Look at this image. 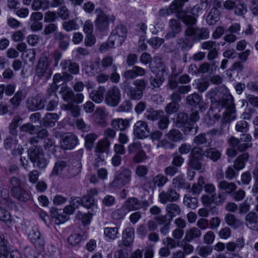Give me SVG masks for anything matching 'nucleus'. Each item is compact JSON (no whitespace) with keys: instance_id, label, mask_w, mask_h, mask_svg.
Returning a JSON list of instances; mask_svg holds the SVG:
<instances>
[{"instance_id":"58","label":"nucleus","mask_w":258,"mask_h":258,"mask_svg":"<svg viewBox=\"0 0 258 258\" xmlns=\"http://www.w3.org/2000/svg\"><path fill=\"white\" fill-rule=\"evenodd\" d=\"M6 243L7 242L5 239L0 237V258H6L9 253Z\"/></svg>"},{"instance_id":"49","label":"nucleus","mask_w":258,"mask_h":258,"mask_svg":"<svg viewBox=\"0 0 258 258\" xmlns=\"http://www.w3.org/2000/svg\"><path fill=\"white\" fill-rule=\"evenodd\" d=\"M205 155V152L200 147H195L191 150L189 158L196 159L202 160Z\"/></svg>"},{"instance_id":"43","label":"nucleus","mask_w":258,"mask_h":258,"mask_svg":"<svg viewBox=\"0 0 258 258\" xmlns=\"http://www.w3.org/2000/svg\"><path fill=\"white\" fill-rule=\"evenodd\" d=\"M25 98V93L22 91H18L14 96V97L11 99L10 102L15 106L17 107L20 104L23 99Z\"/></svg>"},{"instance_id":"42","label":"nucleus","mask_w":258,"mask_h":258,"mask_svg":"<svg viewBox=\"0 0 258 258\" xmlns=\"http://www.w3.org/2000/svg\"><path fill=\"white\" fill-rule=\"evenodd\" d=\"M158 122V127L161 130H166L170 123L169 117L168 115L165 114L163 112Z\"/></svg>"},{"instance_id":"27","label":"nucleus","mask_w":258,"mask_h":258,"mask_svg":"<svg viewBox=\"0 0 258 258\" xmlns=\"http://www.w3.org/2000/svg\"><path fill=\"white\" fill-rule=\"evenodd\" d=\"M111 125L115 130L124 131L129 125L127 119L122 118H115L112 120Z\"/></svg>"},{"instance_id":"20","label":"nucleus","mask_w":258,"mask_h":258,"mask_svg":"<svg viewBox=\"0 0 258 258\" xmlns=\"http://www.w3.org/2000/svg\"><path fill=\"white\" fill-rule=\"evenodd\" d=\"M96 12H100L95 21V25L96 28L99 31H103L107 28L109 21L108 18L105 14L103 13L100 9H96Z\"/></svg>"},{"instance_id":"37","label":"nucleus","mask_w":258,"mask_h":258,"mask_svg":"<svg viewBox=\"0 0 258 258\" xmlns=\"http://www.w3.org/2000/svg\"><path fill=\"white\" fill-rule=\"evenodd\" d=\"M60 93L61 94L63 99L68 102H71L73 99L74 93L67 85H63L60 89Z\"/></svg>"},{"instance_id":"22","label":"nucleus","mask_w":258,"mask_h":258,"mask_svg":"<svg viewBox=\"0 0 258 258\" xmlns=\"http://www.w3.org/2000/svg\"><path fill=\"white\" fill-rule=\"evenodd\" d=\"M123 206L127 212H128L129 211H136L141 209V203L136 198H130L125 201Z\"/></svg>"},{"instance_id":"4","label":"nucleus","mask_w":258,"mask_h":258,"mask_svg":"<svg viewBox=\"0 0 258 258\" xmlns=\"http://www.w3.org/2000/svg\"><path fill=\"white\" fill-rule=\"evenodd\" d=\"M28 155L34 167L45 168L48 161L44 157L42 149L40 146H34L28 150Z\"/></svg>"},{"instance_id":"17","label":"nucleus","mask_w":258,"mask_h":258,"mask_svg":"<svg viewBox=\"0 0 258 258\" xmlns=\"http://www.w3.org/2000/svg\"><path fill=\"white\" fill-rule=\"evenodd\" d=\"M145 74L146 71L144 69L138 66H134L132 69L125 71L122 76L126 80H133L138 76H143Z\"/></svg>"},{"instance_id":"64","label":"nucleus","mask_w":258,"mask_h":258,"mask_svg":"<svg viewBox=\"0 0 258 258\" xmlns=\"http://www.w3.org/2000/svg\"><path fill=\"white\" fill-rule=\"evenodd\" d=\"M235 130L238 132H246L248 130V123L245 120L238 121L235 126Z\"/></svg>"},{"instance_id":"24","label":"nucleus","mask_w":258,"mask_h":258,"mask_svg":"<svg viewBox=\"0 0 258 258\" xmlns=\"http://www.w3.org/2000/svg\"><path fill=\"white\" fill-rule=\"evenodd\" d=\"M105 92V87L100 86L96 90L91 92L90 94V97L95 103H100L102 102L104 99Z\"/></svg>"},{"instance_id":"18","label":"nucleus","mask_w":258,"mask_h":258,"mask_svg":"<svg viewBox=\"0 0 258 258\" xmlns=\"http://www.w3.org/2000/svg\"><path fill=\"white\" fill-rule=\"evenodd\" d=\"M169 26L171 29V31L167 33L165 35V38L167 39L174 38L176 34L181 31L180 22L177 19H171L170 20Z\"/></svg>"},{"instance_id":"3","label":"nucleus","mask_w":258,"mask_h":258,"mask_svg":"<svg viewBox=\"0 0 258 258\" xmlns=\"http://www.w3.org/2000/svg\"><path fill=\"white\" fill-rule=\"evenodd\" d=\"M11 194L15 199L22 202H26L30 199L29 192L24 188L21 180L16 177L11 178Z\"/></svg>"},{"instance_id":"26","label":"nucleus","mask_w":258,"mask_h":258,"mask_svg":"<svg viewBox=\"0 0 258 258\" xmlns=\"http://www.w3.org/2000/svg\"><path fill=\"white\" fill-rule=\"evenodd\" d=\"M28 107L32 110L42 109L44 106V101L38 97H32L27 100Z\"/></svg>"},{"instance_id":"31","label":"nucleus","mask_w":258,"mask_h":258,"mask_svg":"<svg viewBox=\"0 0 258 258\" xmlns=\"http://www.w3.org/2000/svg\"><path fill=\"white\" fill-rule=\"evenodd\" d=\"M165 136L168 140L173 142L179 141L183 138L182 134L179 130L175 128L170 130Z\"/></svg>"},{"instance_id":"7","label":"nucleus","mask_w":258,"mask_h":258,"mask_svg":"<svg viewBox=\"0 0 258 258\" xmlns=\"http://www.w3.org/2000/svg\"><path fill=\"white\" fill-rule=\"evenodd\" d=\"M120 99L121 93L119 89L116 86H113L106 92L104 101L108 105L115 107L118 104Z\"/></svg>"},{"instance_id":"10","label":"nucleus","mask_w":258,"mask_h":258,"mask_svg":"<svg viewBox=\"0 0 258 258\" xmlns=\"http://www.w3.org/2000/svg\"><path fill=\"white\" fill-rule=\"evenodd\" d=\"M185 34L188 36H193L196 40L207 39L209 36V31L205 28H198L188 27L185 31Z\"/></svg>"},{"instance_id":"55","label":"nucleus","mask_w":258,"mask_h":258,"mask_svg":"<svg viewBox=\"0 0 258 258\" xmlns=\"http://www.w3.org/2000/svg\"><path fill=\"white\" fill-rule=\"evenodd\" d=\"M62 27L66 31H71L78 29L79 25L74 20H72L63 22Z\"/></svg>"},{"instance_id":"11","label":"nucleus","mask_w":258,"mask_h":258,"mask_svg":"<svg viewBox=\"0 0 258 258\" xmlns=\"http://www.w3.org/2000/svg\"><path fill=\"white\" fill-rule=\"evenodd\" d=\"M131 171L128 169H123L113 180L112 185L119 187L128 183L131 179Z\"/></svg>"},{"instance_id":"61","label":"nucleus","mask_w":258,"mask_h":258,"mask_svg":"<svg viewBox=\"0 0 258 258\" xmlns=\"http://www.w3.org/2000/svg\"><path fill=\"white\" fill-rule=\"evenodd\" d=\"M127 148L130 154L137 153L142 150V145L139 142H134L130 144Z\"/></svg>"},{"instance_id":"25","label":"nucleus","mask_w":258,"mask_h":258,"mask_svg":"<svg viewBox=\"0 0 258 258\" xmlns=\"http://www.w3.org/2000/svg\"><path fill=\"white\" fill-rule=\"evenodd\" d=\"M81 163L79 161H76L68 166L67 172L64 173V175L67 178L73 177L81 172Z\"/></svg>"},{"instance_id":"6","label":"nucleus","mask_w":258,"mask_h":258,"mask_svg":"<svg viewBox=\"0 0 258 258\" xmlns=\"http://www.w3.org/2000/svg\"><path fill=\"white\" fill-rule=\"evenodd\" d=\"M127 36V29L122 25L117 26L111 32L109 37V43L111 47H114V45L120 46L124 41Z\"/></svg>"},{"instance_id":"1","label":"nucleus","mask_w":258,"mask_h":258,"mask_svg":"<svg viewBox=\"0 0 258 258\" xmlns=\"http://www.w3.org/2000/svg\"><path fill=\"white\" fill-rule=\"evenodd\" d=\"M206 97L211 100L213 104L217 105L231 104L232 96L225 87H220L211 90L206 95Z\"/></svg>"},{"instance_id":"44","label":"nucleus","mask_w":258,"mask_h":258,"mask_svg":"<svg viewBox=\"0 0 258 258\" xmlns=\"http://www.w3.org/2000/svg\"><path fill=\"white\" fill-rule=\"evenodd\" d=\"M188 115L184 112H180L178 113L175 122L176 125L178 127L185 126L188 122Z\"/></svg>"},{"instance_id":"9","label":"nucleus","mask_w":258,"mask_h":258,"mask_svg":"<svg viewBox=\"0 0 258 258\" xmlns=\"http://www.w3.org/2000/svg\"><path fill=\"white\" fill-rule=\"evenodd\" d=\"M110 142L107 139L99 141L95 147V152L97 158L96 162H103L107 157V151L110 146Z\"/></svg>"},{"instance_id":"51","label":"nucleus","mask_w":258,"mask_h":258,"mask_svg":"<svg viewBox=\"0 0 258 258\" xmlns=\"http://www.w3.org/2000/svg\"><path fill=\"white\" fill-rule=\"evenodd\" d=\"M1 197L2 200L0 202L1 205H5L8 207L12 205V203L10 198L9 192L7 189H3L1 190Z\"/></svg>"},{"instance_id":"63","label":"nucleus","mask_w":258,"mask_h":258,"mask_svg":"<svg viewBox=\"0 0 258 258\" xmlns=\"http://www.w3.org/2000/svg\"><path fill=\"white\" fill-rule=\"evenodd\" d=\"M81 201L82 205L87 208H90L95 205L94 199L90 198L86 195H85L83 197Z\"/></svg>"},{"instance_id":"34","label":"nucleus","mask_w":258,"mask_h":258,"mask_svg":"<svg viewBox=\"0 0 258 258\" xmlns=\"http://www.w3.org/2000/svg\"><path fill=\"white\" fill-rule=\"evenodd\" d=\"M50 3L48 0H33L31 5V8L34 11H38L40 9L45 10L49 8Z\"/></svg>"},{"instance_id":"39","label":"nucleus","mask_w":258,"mask_h":258,"mask_svg":"<svg viewBox=\"0 0 258 258\" xmlns=\"http://www.w3.org/2000/svg\"><path fill=\"white\" fill-rule=\"evenodd\" d=\"M67 162L64 161H59L56 162L51 173V176H55L59 175L63 170L67 167Z\"/></svg>"},{"instance_id":"36","label":"nucleus","mask_w":258,"mask_h":258,"mask_svg":"<svg viewBox=\"0 0 258 258\" xmlns=\"http://www.w3.org/2000/svg\"><path fill=\"white\" fill-rule=\"evenodd\" d=\"M201 234L198 228L192 227L186 231L184 239L187 242H190L195 238H199Z\"/></svg>"},{"instance_id":"57","label":"nucleus","mask_w":258,"mask_h":258,"mask_svg":"<svg viewBox=\"0 0 258 258\" xmlns=\"http://www.w3.org/2000/svg\"><path fill=\"white\" fill-rule=\"evenodd\" d=\"M156 77L151 79L150 84L154 87H159L164 81L165 75L155 74Z\"/></svg>"},{"instance_id":"29","label":"nucleus","mask_w":258,"mask_h":258,"mask_svg":"<svg viewBox=\"0 0 258 258\" xmlns=\"http://www.w3.org/2000/svg\"><path fill=\"white\" fill-rule=\"evenodd\" d=\"M58 115L54 113H48L43 118V124L46 127L53 126L57 121Z\"/></svg>"},{"instance_id":"50","label":"nucleus","mask_w":258,"mask_h":258,"mask_svg":"<svg viewBox=\"0 0 258 258\" xmlns=\"http://www.w3.org/2000/svg\"><path fill=\"white\" fill-rule=\"evenodd\" d=\"M21 132L28 133L31 135H35L37 133L36 127L30 123H27L23 124L20 127Z\"/></svg>"},{"instance_id":"32","label":"nucleus","mask_w":258,"mask_h":258,"mask_svg":"<svg viewBox=\"0 0 258 258\" xmlns=\"http://www.w3.org/2000/svg\"><path fill=\"white\" fill-rule=\"evenodd\" d=\"M123 238L124 245L130 246L133 242L134 238V230L133 228L127 227L123 232Z\"/></svg>"},{"instance_id":"54","label":"nucleus","mask_w":258,"mask_h":258,"mask_svg":"<svg viewBox=\"0 0 258 258\" xmlns=\"http://www.w3.org/2000/svg\"><path fill=\"white\" fill-rule=\"evenodd\" d=\"M104 234L106 237L111 239H114L118 234V228L116 227H107L104 229Z\"/></svg>"},{"instance_id":"30","label":"nucleus","mask_w":258,"mask_h":258,"mask_svg":"<svg viewBox=\"0 0 258 258\" xmlns=\"http://www.w3.org/2000/svg\"><path fill=\"white\" fill-rule=\"evenodd\" d=\"M166 211L168 216L171 219L178 216L181 213V209L178 205L175 204H169L166 206Z\"/></svg>"},{"instance_id":"14","label":"nucleus","mask_w":258,"mask_h":258,"mask_svg":"<svg viewBox=\"0 0 258 258\" xmlns=\"http://www.w3.org/2000/svg\"><path fill=\"white\" fill-rule=\"evenodd\" d=\"M108 113L104 107L96 108L94 112L95 121L97 124L102 127L107 125V119Z\"/></svg>"},{"instance_id":"60","label":"nucleus","mask_w":258,"mask_h":258,"mask_svg":"<svg viewBox=\"0 0 258 258\" xmlns=\"http://www.w3.org/2000/svg\"><path fill=\"white\" fill-rule=\"evenodd\" d=\"M226 194L223 192H220L218 196H216L215 194L213 195V198L214 199V203L216 205H220L224 203L226 199Z\"/></svg>"},{"instance_id":"52","label":"nucleus","mask_w":258,"mask_h":258,"mask_svg":"<svg viewBox=\"0 0 258 258\" xmlns=\"http://www.w3.org/2000/svg\"><path fill=\"white\" fill-rule=\"evenodd\" d=\"M172 185L174 188H181L185 187V179L181 175H178L172 179Z\"/></svg>"},{"instance_id":"5","label":"nucleus","mask_w":258,"mask_h":258,"mask_svg":"<svg viewBox=\"0 0 258 258\" xmlns=\"http://www.w3.org/2000/svg\"><path fill=\"white\" fill-rule=\"evenodd\" d=\"M47 53H44L43 56L41 57L36 67L35 74L39 78L44 80L48 79L51 76L52 71L49 67L48 58Z\"/></svg>"},{"instance_id":"8","label":"nucleus","mask_w":258,"mask_h":258,"mask_svg":"<svg viewBox=\"0 0 258 258\" xmlns=\"http://www.w3.org/2000/svg\"><path fill=\"white\" fill-rule=\"evenodd\" d=\"M133 134L138 139H144L150 134L148 123L144 120H138L133 126Z\"/></svg>"},{"instance_id":"21","label":"nucleus","mask_w":258,"mask_h":258,"mask_svg":"<svg viewBox=\"0 0 258 258\" xmlns=\"http://www.w3.org/2000/svg\"><path fill=\"white\" fill-rule=\"evenodd\" d=\"M151 71L155 74L166 75V67L159 57L154 58V62L151 67Z\"/></svg>"},{"instance_id":"62","label":"nucleus","mask_w":258,"mask_h":258,"mask_svg":"<svg viewBox=\"0 0 258 258\" xmlns=\"http://www.w3.org/2000/svg\"><path fill=\"white\" fill-rule=\"evenodd\" d=\"M35 50L30 49L26 50L23 55L24 58L26 59V61H29L33 63L35 60Z\"/></svg>"},{"instance_id":"23","label":"nucleus","mask_w":258,"mask_h":258,"mask_svg":"<svg viewBox=\"0 0 258 258\" xmlns=\"http://www.w3.org/2000/svg\"><path fill=\"white\" fill-rule=\"evenodd\" d=\"M176 13L177 18L181 19L186 25L191 26L195 25L197 22V18L187 13L185 11L181 10L180 12Z\"/></svg>"},{"instance_id":"16","label":"nucleus","mask_w":258,"mask_h":258,"mask_svg":"<svg viewBox=\"0 0 258 258\" xmlns=\"http://www.w3.org/2000/svg\"><path fill=\"white\" fill-rule=\"evenodd\" d=\"M222 107H226L224 112V116L222 119V126H227L226 122L234 119L235 116V110L233 104V98L232 99L231 104L229 105H221Z\"/></svg>"},{"instance_id":"40","label":"nucleus","mask_w":258,"mask_h":258,"mask_svg":"<svg viewBox=\"0 0 258 258\" xmlns=\"http://www.w3.org/2000/svg\"><path fill=\"white\" fill-rule=\"evenodd\" d=\"M201 101V97L197 93L190 94L186 98L187 104L192 106H196L199 105Z\"/></svg>"},{"instance_id":"15","label":"nucleus","mask_w":258,"mask_h":258,"mask_svg":"<svg viewBox=\"0 0 258 258\" xmlns=\"http://www.w3.org/2000/svg\"><path fill=\"white\" fill-rule=\"evenodd\" d=\"M77 144L76 137L71 134H65L61 137V147L64 150H70L74 148Z\"/></svg>"},{"instance_id":"2","label":"nucleus","mask_w":258,"mask_h":258,"mask_svg":"<svg viewBox=\"0 0 258 258\" xmlns=\"http://www.w3.org/2000/svg\"><path fill=\"white\" fill-rule=\"evenodd\" d=\"M148 82L144 79H137L133 82L134 87L128 82L126 83L124 91L129 99L132 100H140L143 96L144 91Z\"/></svg>"},{"instance_id":"35","label":"nucleus","mask_w":258,"mask_h":258,"mask_svg":"<svg viewBox=\"0 0 258 258\" xmlns=\"http://www.w3.org/2000/svg\"><path fill=\"white\" fill-rule=\"evenodd\" d=\"M245 224L251 229H254L257 225V217L254 213H249L245 217Z\"/></svg>"},{"instance_id":"46","label":"nucleus","mask_w":258,"mask_h":258,"mask_svg":"<svg viewBox=\"0 0 258 258\" xmlns=\"http://www.w3.org/2000/svg\"><path fill=\"white\" fill-rule=\"evenodd\" d=\"M168 181V178L162 174H157L153 179L154 184L158 187L163 186Z\"/></svg>"},{"instance_id":"47","label":"nucleus","mask_w":258,"mask_h":258,"mask_svg":"<svg viewBox=\"0 0 258 258\" xmlns=\"http://www.w3.org/2000/svg\"><path fill=\"white\" fill-rule=\"evenodd\" d=\"M183 204L187 207L195 209L198 206V200L196 198L185 195L183 199Z\"/></svg>"},{"instance_id":"59","label":"nucleus","mask_w":258,"mask_h":258,"mask_svg":"<svg viewBox=\"0 0 258 258\" xmlns=\"http://www.w3.org/2000/svg\"><path fill=\"white\" fill-rule=\"evenodd\" d=\"M179 107L178 104L171 102L166 106L165 111L167 114H172L178 111Z\"/></svg>"},{"instance_id":"28","label":"nucleus","mask_w":258,"mask_h":258,"mask_svg":"<svg viewBox=\"0 0 258 258\" xmlns=\"http://www.w3.org/2000/svg\"><path fill=\"white\" fill-rule=\"evenodd\" d=\"M248 158L249 154L247 153H244L239 155L234 162L233 166L234 168L236 170H240L243 168Z\"/></svg>"},{"instance_id":"12","label":"nucleus","mask_w":258,"mask_h":258,"mask_svg":"<svg viewBox=\"0 0 258 258\" xmlns=\"http://www.w3.org/2000/svg\"><path fill=\"white\" fill-rule=\"evenodd\" d=\"M28 236L36 248L39 249L43 248L45 243L44 240L37 227H33L30 229L28 232Z\"/></svg>"},{"instance_id":"19","label":"nucleus","mask_w":258,"mask_h":258,"mask_svg":"<svg viewBox=\"0 0 258 258\" xmlns=\"http://www.w3.org/2000/svg\"><path fill=\"white\" fill-rule=\"evenodd\" d=\"M218 187L221 191L231 195L236 190L237 185L234 182L222 180L218 182Z\"/></svg>"},{"instance_id":"13","label":"nucleus","mask_w":258,"mask_h":258,"mask_svg":"<svg viewBox=\"0 0 258 258\" xmlns=\"http://www.w3.org/2000/svg\"><path fill=\"white\" fill-rule=\"evenodd\" d=\"M179 197V194L172 188H169L167 191H163L159 195L160 202L163 204L167 202L177 201Z\"/></svg>"},{"instance_id":"38","label":"nucleus","mask_w":258,"mask_h":258,"mask_svg":"<svg viewBox=\"0 0 258 258\" xmlns=\"http://www.w3.org/2000/svg\"><path fill=\"white\" fill-rule=\"evenodd\" d=\"M205 156L212 160L213 162H216L219 160L221 157V152L217 149L211 148L207 149L205 151Z\"/></svg>"},{"instance_id":"45","label":"nucleus","mask_w":258,"mask_h":258,"mask_svg":"<svg viewBox=\"0 0 258 258\" xmlns=\"http://www.w3.org/2000/svg\"><path fill=\"white\" fill-rule=\"evenodd\" d=\"M212 138H208L206 134H201L195 137L194 142L196 144L200 145L206 143L210 144Z\"/></svg>"},{"instance_id":"48","label":"nucleus","mask_w":258,"mask_h":258,"mask_svg":"<svg viewBox=\"0 0 258 258\" xmlns=\"http://www.w3.org/2000/svg\"><path fill=\"white\" fill-rule=\"evenodd\" d=\"M163 111L161 110H153L147 111L145 114L146 118L149 120L155 121L158 120L162 115Z\"/></svg>"},{"instance_id":"53","label":"nucleus","mask_w":258,"mask_h":258,"mask_svg":"<svg viewBox=\"0 0 258 258\" xmlns=\"http://www.w3.org/2000/svg\"><path fill=\"white\" fill-rule=\"evenodd\" d=\"M97 138V135L95 134H87L85 138L86 147L89 150H91L92 148L94 143Z\"/></svg>"},{"instance_id":"56","label":"nucleus","mask_w":258,"mask_h":258,"mask_svg":"<svg viewBox=\"0 0 258 258\" xmlns=\"http://www.w3.org/2000/svg\"><path fill=\"white\" fill-rule=\"evenodd\" d=\"M127 213L126 209L122 206L121 208L114 211L111 214V216L114 219L119 220L123 218Z\"/></svg>"},{"instance_id":"33","label":"nucleus","mask_w":258,"mask_h":258,"mask_svg":"<svg viewBox=\"0 0 258 258\" xmlns=\"http://www.w3.org/2000/svg\"><path fill=\"white\" fill-rule=\"evenodd\" d=\"M225 219L226 223L234 229L239 228L242 225V222L236 219L235 216L231 214H227Z\"/></svg>"},{"instance_id":"41","label":"nucleus","mask_w":258,"mask_h":258,"mask_svg":"<svg viewBox=\"0 0 258 258\" xmlns=\"http://www.w3.org/2000/svg\"><path fill=\"white\" fill-rule=\"evenodd\" d=\"M189 0H174L169 6L171 13L179 12L182 10L184 4Z\"/></svg>"}]
</instances>
